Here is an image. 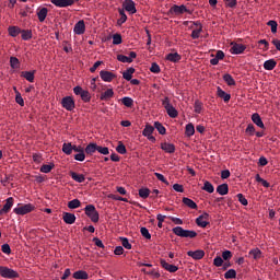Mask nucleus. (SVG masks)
I'll list each match as a JSON object with an SVG mask.
<instances>
[{
	"instance_id": "obj_21",
	"label": "nucleus",
	"mask_w": 280,
	"mask_h": 280,
	"mask_svg": "<svg viewBox=\"0 0 280 280\" xmlns=\"http://www.w3.org/2000/svg\"><path fill=\"white\" fill-rule=\"evenodd\" d=\"M12 207H14V198L9 197L5 200V203L3 205V211H5L7 213H10V210L12 209Z\"/></svg>"
},
{
	"instance_id": "obj_18",
	"label": "nucleus",
	"mask_w": 280,
	"mask_h": 280,
	"mask_svg": "<svg viewBox=\"0 0 280 280\" xmlns=\"http://www.w3.org/2000/svg\"><path fill=\"white\" fill-rule=\"evenodd\" d=\"M114 95H115V91H113V89H107L105 92L101 94L100 100H102V102H108V100L114 97Z\"/></svg>"
},
{
	"instance_id": "obj_60",
	"label": "nucleus",
	"mask_w": 280,
	"mask_h": 280,
	"mask_svg": "<svg viewBox=\"0 0 280 280\" xmlns=\"http://www.w3.org/2000/svg\"><path fill=\"white\" fill-rule=\"evenodd\" d=\"M97 152H100V154H104L105 156L110 154V151L108 150V147H100L98 145Z\"/></svg>"
},
{
	"instance_id": "obj_9",
	"label": "nucleus",
	"mask_w": 280,
	"mask_h": 280,
	"mask_svg": "<svg viewBox=\"0 0 280 280\" xmlns=\"http://www.w3.org/2000/svg\"><path fill=\"white\" fill-rule=\"evenodd\" d=\"M78 0H50V3L52 5H56L57 8H69L70 5H73Z\"/></svg>"
},
{
	"instance_id": "obj_42",
	"label": "nucleus",
	"mask_w": 280,
	"mask_h": 280,
	"mask_svg": "<svg viewBox=\"0 0 280 280\" xmlns=\"http://www.w3.org/2000/svg\"><path fill=\"white\" fill-rule=\"evenodd\" d=\"M249 255H252V257L254 259H260L261 258V249L260 248H254L249 252Z\"/></svg>"
},
{
	"instance_id": "obj_31",
	"label": "nucleus",
	"mask_w": 280,
	"mask_h": 280,
	"mask_svg": "<svg viewBox=\"0 0 280 280\" xmlns=\"http://www.w3.org/2000/svg\"><path fill=\"white\" fill-rule=\"evenodd\" d=\"M135 73V68H128L124 73L122 78L124 80H127V82H130L132 80V74Z\"/></svg>"
},
{
	"instance_id": "obj_63",
	"label": "nucleus",
	"mask_w": 280,
	"mask_h": 280,
	"mask_svg": "<svg viewBox=\"0 0 280 280\" xmlns=\"http://www.w3.org/2000/svg\"><path fill=\"white\" fill-rule=\"evenodd\" d=\"M237 198H238V202H241V205H243V207L248 206V200L246 198H244V195L238 194Z\"/></svg>"
},
{
	"instance_id": "obj_11",
	"label": "nucleus",
	"mask_w": 280,
	"mask_h": 280,
	"mask_svg": "<svg viewBox=\"0 0 280 280\" xmlns=\"http://www.w3.org/2000/svg\"><path fill=\"white\" fill-rule=\"evenodd\" d=\"M74 34H77L78 36H82V34H84V32H86V25L84 24L83 20H80L73 28Z\"/></svg>"
},
{
	"instance_id": "obj_35",
	"label": "nucleus",
	"mask_w": 280,
	"mask_h": 280,
	"mask_svg": "<svg viewBox=\"0 0 280 280\" xmlns=\"http://www.w3.org/2000/svg\"><path fill=\"white\" fill-rule=\"evenodd\" d=\"M202 189L208 194H213V191H215V188L213 187V184H211V182H205Z\"/></svg>"
},
{
	"instance_id": "obj_62",
	"label": "nucleus",
	"mask_w": 280,
	"mask_h": 280,
	"mask_svg": "<svg viewBox=\"0 0 280 280\" xmlns=\"http://www.w3.org/2000/svg\"><path fill=\"white\" fill-rule=\"evenodd\" d=\"M86 159V155L84 154V151L79 152L78 154L74 155V161H84Z\"/></svg>"
},
{
	"instance_id": "obj_23",
	"label": "nucleus",
	"mask_w": 280,
	"mask_h": 280,
	"mask_svg": "<svg viewBox=\"0 0 280 280\" xmlns=\"http://www.w3.org/2000/svg\"><path fill=\"white\" fill-rule=\"evenodd\" d=\"M48 12H49V10H47V8H42L37 11V16H38L39 23H43L47 19Z\"/></svg>"
},
{
	"instance_id": "obj_47",
	"label": "nucleus",
	"mask_w": 280,
	"mask_h": 280,
	"mask_svg": "<svg viewBox=\"0 0 280 280\" xmlns=\"http://www.w3.org/2000/svg\"><path fill=\"white\" fill-rule=\"evenodd\" d=\"M153 128H156L158 132H160L161 135H165V132H166V129L163 126V124H161L159 121L154 122V127Z\"/></svg>"
},
{
	"instance_id": "obj_5",
	"label": "nucleus",
	"mask_w": 280,
	"mask_h": 280,
	"mask_svg": "<svg viewBox=\"0 0 280 280\" xmlns=\"http://www.w3.org/2000/svg\"><path fill=\"white\" fill-rule=\"evenodd\" d=\"M61 106L62 108H65L66 110H73V108H75V101L73 100L72 96H65L61 100Z\"/></svg>"
},
{
	"instance_id": "obj_26",
	"label": "nucleus",
	"mask_w": 280,
	"mask_h": 280,
	"mask_svg": "<svg viewBox=\"0 0 280 280\" xmlns=\"http://www.w3.org/2000/svg\"><path fill=\"white\" fill-rule=\"evenodd\" d=\"M73 279L80 280V279H89V273L84 270H79L73 273Z\"/></svg>"
},
{
	"instance_id": "obj_27",
	"label": "nucleus",
	"mask_w": 280,
	"mask_h": 280,
	"mask_svg": "<svg viewBox=\"0 0 280 280\" xmlns=\"http://www.w3.org/2000/svg\"><path fill=\"white\" fill-rule=\"evenodd\" d=\"M183 203L188 207L189 209H198V205L195 203L194 200L187 198V197H184L183 198Z\"/></svg>"
},
{
	"instance_id": "obj_52",
	"label": "nucleus",
	"mask_w": 280,
	"mask_h": 280,
	"mask_svg": "<svg viewBox=\"0 0 280 280\" xmlns=\"http://www.w3.org/2000/svg\"><path fill=\"white\" fill-rule=\"evenodd\" d=\"M54 167V164H44L42 167H40V172L43 174H49V172H51V168Z\"/></svg>"
},
{
	"instance_id": "obj_1",
	"label": "nucleus",
	"mask_w": 280,
	"mask_h": 280,
	"mask_svg": "<svg viewBox=\"0 0 280 280\" xmlns=\"http://www.w3.org/2000/svg\"><path fill=\"white\" fill-rule=\"evenodd\" d=\"M172 232L174 235H177V237H189L190 240H194L198 235V233L194 230H185L183 226H175L173 228Z\"/></svg>"
},
{
	"instance_id": "obj_51",
	"label": "nucleus",
	"mask_w": 280,
	"mask_h": 280,
	"mask_svg": "<svg viewBox=\"0 0 280 280\" xmlns=\"http://www.w3.org/2000/svg\"><path fill=\"white\" fill-rule=\"evenodd\" d=\"M19 65H20L19 58L16 57L10 58V66L12 69H19Z\"/></svg>"
},
{
	"instance_id": "obj_56",
	"label": "nucleus",
	"mask_w": 280,
	"mask_h": 280,
	"mask_svg": "<svg viewBox=\"0 0 280 280\" xmlns=\"http://www.w3.org/2000/svg\"><path fill=\"white\" fill-rule=\"evenodd\" d=\"M151 73H161V67L159 63L153 62L150 68Z\"/></svg>"
},
{
	"instance_id": "obj_25",
	"label": "nucleus",
	"mask_w": 280,
	"mask_h": 280,
	"mask_svg": "<svg viewBox=\"0 0 280 280\" xmlns=\"http://www.w3.org/2000/svg\"><path fill=\"white\" fill-rule=\"evenodd\" d=\"M120 19L117 20V25L121 26L126 21H128V15H126V11L124 9H119Z\"/></svg>"
},
{
	"instance_id": "obj_58",
	"label": "nucleus",
	"mask_w": 280,
	"mask_h": 280,
	"mask_svg": "<svg viewBox=\"0 0 280 280\" xmlns=\"http://www.w3.org/2000/svg\"><path fill=\"white\" fill-rule=\"evenodd\" d=\"M116 152H118V154H126V145L119 142V144L116 148Z\"/></svg>"
},
{
	"instance_id": "obj_10",
	"label": "nucleus",
	"mask_w": 280,
	"mask_h": 280,
	"mask_svg": "<svg viewBox=\"0 0 280 280\" xmlns=\"http://www.w3.org/2000/svg\"><path fill=\"white\" fill-rule=\"evenodd\" d=\"M135 58H137V52H135V51H130L129 57L126 56V55H118V56H117V60H118L119 62H125V63H130V62H132V60H133Z\"/></svg>"
},
{
	"instance_id": "obj_59",
	"label": "nucleus",
	"mask_w": 280,
	"mask_h": 280,
	"mask_svg": "<svg viewBox=\"0 0 280 280\" xmlns=\"http://www.w3.org/2000/svg\"><path fill=\"white\" fill-rule=\"evenodd\" d=\"M32 38V31H22V40H30Z\"/></svg>"
},
{
	"instance_id": "obj_64",
	"label": "nucleus",
	"mask_w": 280,
	"mask_h": 280,
	"mask_svg": "<svg viewBox=\"0 0 280 280\" xmlns=\"http://www.w3.org/2000/svg\"><path fill=\"white\" fill-rule=\"evenodd\" d=\"M245 132L247 135H249L250 137H253V135H255V126H253L252 124H249L245 130Z\"/></svg>"
},
{
	"instance_id": "obj_38",
	"label": "nucleus",
	"mask_w": 280,
	"mask_h": 280,
	"mask_svg": "<svg viewBox=\"0 0 280 280\" xmlns=\"http://www.w3.org/2000/svg\"><path fill=\"white\" fill-rule=\"evenodd\" d=\"M154 132V127H152L151 125H145L142 135L143 137H150L152 136V133Z\"/></svg>"
},
{
	"instance_id": "obj_34",
	"label": "nucleus",
	"mask_w": 280,
	"mask_h": 280,
	"mask_svg": "<svg viewBox=\"0 0 280 280\" xmlns=\"http://www.w3.org/2000/svg\"><path fill=\"white\" fill-rule=\"evenodd\" d=\"M166 113L168 117H172V119H176V117H178V110H176V108L172 105L166 108Z\"/></svg>"
},
{
	"instance_id": "obj_48",
	"label": "nucleus",
	"mask_w": 280,
	"mask_h": 280,
	"mask_svg": "<svg viewBox=\"0 0 280 280\" xmlns=\"http://www.w3.org/2000/svg\"><path fill=\"white\" fill-rule=\"evenodd\" d=\"M194 112L197 113V115H200V113H202V102L195 101Z\"/></svg>"
},
{
	"instance_id": "obj_24",
	"label": "nucleus",
	"mask_w": 280,
	"mask_h": 280,
	"mask_svg": "<svg viewBox=\"0 0 280 280\" xmlns=\"http://www.w3.org/2000/svg\"><path fill=\"white\" fill-rule=\"evenodd\" d=\"M217 191L220 196H226V194H229V184L219 185Z\"/></svg>"
},
{
	"instance_id": "obj_54",
	"label": "nucleus",
	"mask_w": 280,
	"mask_h": 280,
	"mask_svg": "<svg viewBox=\"0 0 280 280\" xmlns=\"http://www.w3.org/2000/svg\"><path fill=\"white\" fill-rule=\"evenodd\" d=\"M256 182L257 183H261L262 187H270V183H268V180L261 178V176H259V174L256 175Z\"/></svg>"
},
{
	"instance_id": "obj_17",
	"label": "nucleus",
	"mask_w": 280,
	"mask_h": 280,
	"mask_svg": "<svg viewBox=\"0 0 280 280\" xmlns=\"http://www.w3.org/2000/svg\"><path fill=\"white\" fill-rule=\"evenodd\" d=\"M62 220L66 224H75V214L71 212H63Z\"/></svg>"
},
{
	"instance_id": "obj_3",
	"label": "nucleus",
	"mask_w": 280,
	"mask_h": 280,
	"mask_svg": "<svg viewBox=\"0 0 280 280\" xmlns=\"http://www.w3.org/2000/svg\"><path fill=\"white\" fill-rule=\"evenodd\" d=\"M34 209V205L26 203L24 206H18L16 208H14L13 213H15L16 215H27V213H32Z\"/></svg>"
},
{
	"instance_id": "obj_39",
	"label": "nucleus",
	"mask_w": 280,
	"mask_h": 280,
	"mask_svg": "<svg viewBox=\"0 0 280 280\" xmlns=\"http://www.w3.org/2000/svg\"><path fill=\"white\" fill-rule=\"evenodd\" d=\"M82 202H80L79 199H73L68 202V209H79L81 207Z\"/></svg>"
},
{
	"instance_id": "obj_28",
	"label": "nucleus",
	"mask_w": 280,
	"mask_h": 280,
	"mask_svg": "<svg viewBox=\"0 0 280 280\" xmlns=\"http://www.w3.org/2000/svg\"><path fill=\"white\" fill-rule=\"evenodd\" d=\"M9 35L12 36V38H16L19 34H21V28L19 26H10L8 28Z\"/></svg>"
},
{
	"instance_id": "obj_45",
	"label": "nucleus",
	"mask_w": 280,
	"mask_h": 280,
	"mask_svg": "<svg viewBox=\"0 0 280 280\" xmlns=\"http://www.w3.org/2000/svg\"><path fill=\"white\" fill-rule=\"evenodd\" d=\"M225 279H235L237 277V271H235V269H229L225 273H224Z\"/></svg>"
},
{
	"instance_id": "obj_55",
	"label": "nucleus",
	"mask_w": 280,
	"mask_h": 280,
	"mask_svg": "<svg viewBox=\"0 0 280 280\" xmlns=\"http://www.w3.org/2000/svg\"><path fill=\"white\" fill-rule=\"evenodd\" d=\"M122 39L120 34L113 35V45H121Z\"/></svg>"
},
{
	"instance_id": "obj_16",
	"label": "nucleus",
	"mask_w": 280,
	"mask_h": 280,
	"mask_svg": "<svg viewBox=\"0 0 280 280\" xmlns=\"http://www.w3.org/2000/svg\"><path fill=\"white\" fill-rule=\"evenodd\" d=\"M231 51L234 55L244 54V51H246V47L243 44H232Z\"/></svg>"
},
{
	"instance_id": "obj_33",
	"label": "nucleus",
	"mask_w": 280,
	"mask_h": 280,
	"mask_svg": "<svg viewBox=\"0 0 280 280\" xmlns=\"http://www.w3.org/2000/svg\"><path fill=\"white\" fill-rule=\"evenodd\" d=\"M218 95L223 100L224 102H229L231 100V94H228L224 92L221 88H218Z\"/></svg>"
},
{
	"instance_id": "obj_32",
	"label": "nucleus",
	"mask_w": 280,
	"mask_h": 280,
	"mask_svg": "<svg viewBox=\"0 0 280 280\" xmlns=\"http://www.w3.org/2000/svg\"><path fill=\"white\" fill-rule=\"evenodd\" d=\"M166 60L170 62H178L180 60V55H178V52H171L166 56Z\"/></svg>"
},
{
	"instance_id": "obj_20",
	"label": "nucleus",
	"mask_w": 280,
	"mask_h": 280,
	"mask_svg": "<svg viewBox=\"0 0 280 280\" xmlns=\"http://www.w3.org/2000/svg\"><path fill=\"white\" fill-rule=\"evenodd\" d=\"M252 121L258 126V128H265L264 120H261V116H259L257 113L252 115Z\"/></svg>"
},
{
	"instance_id": "obj_12",
	"label": "nucleus",
	"mask_w": 280,
	"mask_h": 280,
	"mask_svg": "<svg viewBox=\"0 0 280 280\" xmlns=\"http://www.w3.org/2000/svg\"><path fill=\"white\" fill-rule=\"evenodd\" d=\"M101 79L103 80V82H113V80H115V78H117V75H115V73L110 72V71H106V70H102L100 72Z\"/></svg>"
},
{
	"instance_id": "obj_4",
	"label": "nucleus",
	"mask_w": 280,
	"mask_h": 280,
	"mask_svg": "<svg viewBox=\"0 0 280 280\" xmlns=\"http://www.w3.org/2000/svg\"><path fill=\"white\" fill-rule=\"evenodd\" d=\"M0 277H3V279H16L19 272L8 267L0 266Z\"/></svg>"
},
{
	"instance_id": "obj_22",
	"label": "nucleus",
	"mask_w": 280,
	"mask_h": 280,
	"mask_svg": "<svg viewBox=\"0 0 280 280\" xmlns=\"http://www.w3.org/2000/svg\"><path fill=\"white\" fill-rule=\"evenodd\" d=\"M277 67V61L275 59H269L264 62V69L266 71H272Z\"/></svg>"
},
{
	"instance_id": "obj_30",
	"label": "nucleus",
	"mask_w": 280,
	"mask_h": 280,
	"mask_svg": "<svg viewBox=\"0 0 280 280\" xmlns=\"http://www.w3.org/2000/svg\"><path fill=\"white\" fill-rule=\"evenodd\" d=\"M71 178L75 180V183H84L85 177L83 174H78L75 172H70Z\"/></svg>"
},
{
	"instance_id": "obj_15",
	"label": "nucleus",
	"mask_w": 280,
	"mask_h": 280,
	"mask_svg": "<svg viewBox=\"0 0 280 280\" xmlns=\"http://www.w3.org/2000/svg\"><path fill=\"white\" fill-rule=\"evenodd\" d=\"M197 28L192 30L191 38L196 40V38H200V34H202V24L200 22H194Z\"/></svg>"
},
{
	"instance_id": "obj_57",
	"label": "nucleus",
	"mask_w": 280,
	"mask_h": 280,
	"mask_svg": "<svg viewBox=\"0 0 280 280\" xmlns=\"http://www.w3.org/2000/svg\"><path fill=\"white\" fill-rule=\"evenodd\" d=\"M15 102L20 106H25V101L23 100V96H21V93H19V92L15 95Z\"/></svg>"
},
{
	"instance_id": "obj_37",
	"label": "nucleus",
	"mask_w": 280,
	"mask_h": 280,
	"mask_svg": "<svg viewBox=\"0 0 280 280\" xmlns=\"http://www.w3.org/2000/svg\"><path fill=\"white\" fill-rule=\"evenodd\" d=\"M223 80L228 86H235V79L231 74H224Z\"/></svg>"
},
{
	"instance_id": "obj_49",
	"label": "nucleus",
	"mask_w": 280,
	"mask_h": 280,
	"mask_svg": "<svg viewBox=\"0 0 280 280\" xmlns=\"http://www.w3.org/2000/svg\"><path fill=\"white\" fill-rule=\"evenodd\" d=\"M120 242L122 244V247L126 248L127 250H130L132 248V244H130V241L126 237H120Z\"/></svg>"
},
{
	"instance_id": "obj_41",
	"label": "nucleus",
	"mask_w": 280,
	"mask_h": 280,
	"mask_svg": "<svg viewBox=\"0 0 280 280\" xmlns=\"http://www.w3.org/2000/svg\"><path fill=\"white\" fill-rule=\"evenodd\" d=\"M62 152L67 155L71 154L73 152V145L71 143H63Z\"/></svg>"
},
{
	"instance_id": "obj_46",
	"label": "nucleus",
	"mask_w": 280,
	"mask_h": 280,
	"mask_svg": "<svg viewBox=\"0 0 280 280\" xmlns=\"http://www.w3.org/2000/svg\"><path fill=\"white\" fill-rule=\"evenodd\" d=\"M82 102H91V93H89V91L83 90L81 95H80Z\"/></svg>"
},
{
	"instance_id": "obj_29",
	"label": "nucleus",
	"mask_w": 280,
	"mask_h": 280,
	"mask_svg": "<svg viewBox=\"0 0 280 280\" xmlns=\"http://www.w3.org/2000/svg\"><path fill=\"white\" fill-rule=\"evenodd\" d=\"M97 148H98L97 143H90L86 145L85 152L86 154H90V155L95 154V152H97Z\"/></svg>"
},
{
	"instance_id": "obj_61",
	"label": "nucleus",
	"mask_w": 280,
	"mask_h": 280,
	"mask_svg": "<svg viewBox=\"0 0 280 280\" xmlns=\"http://www.w3.org/2000/svg\"><path fill=\"white\" fill-rule=\"evenodd\" d=\"M222 264H224V260L222 259V257L217 256V257L213 259V265H214L217 268H220V266H222Z\"/></svg>"
},
{
	"instance_id": "obj_19",
	"label": "nucleus",
	"mask_w": 280,
	"mask_h": 280,
	"mask_svg": "<svg viewBox=\"0 0 280 280\" xmlns=\"http://www.w3.org/2000/svg\"><path fill=\"white\" fill-rule=\"evenodd\" d=\"M161 266L164 268V270H167V272H177L178 267L176 265H170L165 260H161Z\"/></svg>"
},
{
	"instance_id": "obj_6",
	"label": "nucleus",
	"mask_w": 280,
	"mask_h": 280,
	"mask_svg": "<svg viewBox=\"0 0 280 280\" xmlns=\"http://www.w3.org/2000/svg\"><path fill=\"white\" fill-rule=\"evenodd\" d=\"M170 12L171 14H175V16H180V14H185V12H188V14H191V12L188 10L187 7H185V4H182V5L174 4L170 9Z\"/></svg>"
},
{
	"instance_id": "obj_43",
	"label": "nucleus",
	"mask_w": 280,
	"mask_h": 280,
	"mask_svg": "<svg viewBox=\"0 0 280 280\" xmlns=\"http://www.w3.org/2000/svg\"><path fill=\"white\" fill-rule=\"evenodd\" d=\"M121 102H122L124 106H127V108L132 107V104H135V101L128 96L122 97Z\"/></svg>"
},
{
	"instance_id": "obj_53",
	"label": "nucleus",
	"mask_w": 280,
	"mask_h": 280,
	"mask_svg": "<svg viewBox=\"0 0 280 280\" xmlns=\"http://www.w3.org/2000/svg\"><path fill=\"white\" fill-rule=\"evenodd\" d=\"M267 25H268L269 27H271V33H272V34H277V27H278L277 21L270 20V21L267 23Z\"/></svg>"
},
{
	"instance_id": "obj_50",
	"label": "nucleus",
	"mask_w": 280,
	"mask_h": 280,
	"mask_svg": "<svg viewBox=\"0 0 280 280\" xmlns=\"http://www.w3.org/2000/svg\"><path fill=\"white\" fill-rule=\"evenodd\" d=\"M140 233L145 240H152V234H150V231L147 228H141Z\"/></svg>"
},
{
	"instance_id": "obj_14",
	"label": "nucleus",
	"mask_w": 280,
	"mask_h": 280,
	"mask_svg": "<svg viewBox=\"0 0 280 280\" xmlns=\"http://www.w3.org/2000/svg\"><path fill=\"white\" fill-rule=\"evenodd\" d=\"M161 150L167 154H174L176 152V147L170 142H163L161 143Z\"/></svg>"
},
{
	"instance_id": "obj_36",
	"label": "nucleus",
	"mask_w": 280,
	"mask_h": 280,
	"mask_svg": "<svg viewBox=\"0 0 280 280\" xmlns=\"http://www.w3.org/2000/svg\"><path fill=\"white\" fill-rule=\"evenodd\" d=\"M196 135V128L194 127V124L186 125V137H194Z\"/></svg>"
},
{
	"instance_id": "obj_7",
	"label": "nucleus",
	"mask_w": 280,
	"mask_h": 280,
	"mask_svg": "<svg viewBox=\"0 0 280 280\" xmlns=\"http://www.w3.org/2000/svg\"><path fill=\"white\" fill-rule=\"evenodd\" d=\"M197 226H200V229H207L209 226V213L203 212L201 215H199L196 219Z\"/></svg>"
},
{
	"instance_id": "obj_8",
	"label": "nucleus",
	"mask_w": 280,
	"mask_h": 280,
	"mask_svg": "<svg viewBox=\"0 0 280 280\" xmlns=\"http://www.w3.org/2000/svg\"><path fill=\"white\" fill-rule=\"evenodd\" d=\"M122 8L124 11L129 12V14H137V7L132 0H125L122 2Z\"/></svg>"
},
{
	"instance_id": "obj_40",
	"label": "nucleus",
	"mask_w": 280,
	"mask_h": 280,
	"mask_svg": "<svg viewBox=\"0 0 280 280\" xmlns=\"http://www.w3.org/2000/svg\"><path fill=\"white\" fill-rule=\"evenodd\" d=\"M22 78H25V80H27V82H34V71L22 72Z\"/></svg>"
},
{
	"instance_id": "obj_13",
	"label": "nucleus",
	"mask_w": 280,
	"mask_h": 280,
	"mask_svg": "<svg viewBox=\"0 0 280 280\" xmlns=\"http://www.w3.org/2000/svg\"><path fill=\"white\" fill-rule=\"evenodd\" d=\"M188 257H191V259L200 260L202 257H205V250L197 249V250H189L187 252Z\"/></svg>"
},
{
	"instance_id": "obj_2",
	"label": "nucleus",
	"mask_w": 280,
	"mask_h": 280,
	"mask_svg": "<svg viewBox=\"0 0 280 280\" xmlns=\"http://www.w3.org/2000/svg\"><path fill=\"white\" fill-rule=\"evenodd\" d=\"M85 215L90 218L92 222H100V212H97V209H95V206L88 205L84 209Z\"/></svg>"
},
{
	"instance_id": "obj_44",
	"label": "nucleus",
	"mask_w": 280,
	"mask_h": 280,
	"mask_svg": "<svg viewBox=\"0 0 280 280\" xmlns=\"http://www.w3.org/2000/svg\"><path fill=\"white\" fill-rule=\"evenodd\" d=\"M139 196H140V198H143L144 200H145V198H149L150 197V188H140Z\"/></svg>"
}]
</instances>
